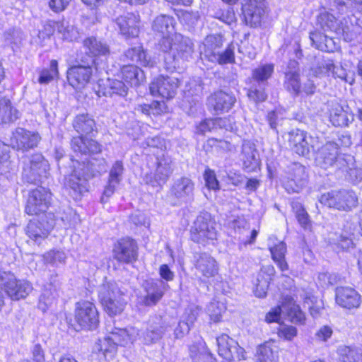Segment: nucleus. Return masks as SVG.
Segmentation results:
<instances>
[{"label":"nucleus","mask_w":362,"mask_h":362,"mask_svg":"<svg viewBox=\"0 0 362 362\" xmlns=\"http://www.w3.org/2000/svg\"><path fill=\"white\" fill-rule=\"evenodd\" d=\"M316 164L321 168L340 171L353 163V156L339 153V147L334 142H327L317 150Z\"/></svg>","instance_id":"1"},{"label":"nucleus","mask_w":362,"mask_h":362,"mask_svg":"<svg viewBox=\"0 0 362 362\" xmlns=\"http://www.w3.org/2000/svg\"><path fill=\"white\" fill-rule=\"evenodd\" d=\"M123 296L124 293L114 281L105 282L98 288L99 300L109 315H117L124 310L126 302Z\"/></svg>","instance_id":"2"},{"label":"nucleus","mask_w":362,"mask_h":362,"mask_svg":"<svg viewBox=\"0 0 362 362\" xmlns=\"http://www.w3.org/2000/svg\"><path fill=\"white\" fill-rule=\"evenodd\" d=\"M23 178L29 183H36L47 178L49 171L48 161L40 153L22 158Z\"/></svg>","instance_id":"3"},{"label":"nucleus","mask_w":362,"mask_h":362,"mask_svg":"<svg viewBox=\"0 0 362 362\" xmlns=\"http://www.w3.org/2000/svg\"><path fill=\"white\" fill-rule=\"evenodd\" d=\"M319 202L329 208L349 211L357 206L358 197L351 189H334L322 194Z\"/></svg>","instance_id":"4"},{"label":"nucleus","mask_w":362,"mask_h":362,"mask_svg":"<svg viewBox=\"0 0 362 362\" xmlns=\"http://www.w3.org/2000/svg\"><path fill=\"white\" fill-rule=\"evenodd\" d=\"M72 173L65 178L64 186L69 194L78 199L88 191V180L92 177L88 166L84 163H76Z\"/></svg>","instance_id":"5"},{"label":"nucleus","mask_w":362,"mask_h":362,"mask_svg":"<svg viewBox=\"0 0 362 362\" xmlns=\"http://www.w3.org/2000/svg\"><path fill=\"white\" fill-rule=\"evenodd\" d=\"M56 223L52 213L42 214L37 218L30 220L26 227V234L35 242L40 243L45 239Z\"/></svg>","instance_id":"6"},{"label":"nucleus","mask_w":362,"mask_h":362,"mask_svg":"<svg viewBox=\"0 0 362 362\" xmlns=\"http://www.w3.org/2000/svg\"><path fill=\"white\" fill-rule=\"evenodd\" d=\"M0 285L7 295L15 300L26 298L32 291L33 286L25 280H18L13 274L4 272L0 275Z\"/></svg>","instance_id":"7"},{"label":"nucleus","mask_w":362,"mask_h":362,"mask_svg":"<svg viewBox=\"0 0 362 362\" xmlns=\"http://www.w3.org/2000/svg\"><path fill=\"white\" fill-rule=\"evenodd\" d=\"M274 72V65L267 64L259 66L252 71V78L258 83L252 85L247 92L248 97L255 102H262L267 98V94L264 92V86L267 81L272 76Z\"/></svg>","instance_id":"8"},{"label":"nucleus","mask_w":362,"mask_h":362,"mask_svg":"<svg viewBox=\"0 0 362 362\" xmlns=\"http://www.w3.org/2000/svg\"><path fill=\"white\" fill-rule=\"evenodd\" d=\"M217 237L215 223L208 214L198 216L191 229V238L194 242L205 243L208 240H214Z\"/></svg>","instance_id":"9"},{"label":"nucleus","mask_w":362,"mask_h":362,"mask_svg":"<svg viewBox=\"0 0 362 362\" xmlns=\"http://www.w3.org/2000/svg\"><path fill=\"white\" fill-rule=\"evenodd\" d=\"M75 320L82 329L96 328L99 323V316L95 305L86 300L78 302L75 308Z\"/></svg>","instance_id":"10"},{"label":"nucleus","mask_w":362,"mask_h":362,"mask_svg":"<svg viewBox=\"0 0 362 362\" xmlns=\"http://www.w3.org/2000/svg\"><path fill=\"white\" fill-rule=\"evenodd\" d=\"M40 140L41 136L37 132L18 127L12 132L10 142L13 149L26 152L36 148Z\"/></svg>","instance_id":"11"},{"label":"nucleus","mask_w":362,"mask_h":362,"mask_svg":"<svg viewBox=\"0 0 362 362\" xmlns=\"http://www.w3.org/2000/svg\"><path fill=\"white\" fill-rule=\"evenodd\" d=\"M51 193L44 187L32 190L27 201L25 211L29 215L45 214L50 203Z\"/></svg>","instance_id":"12"},{"label":"nucleus","mask_w":362,"mask_h":362,"mask_svg":"<svg viewBox=\"0 0 362 362\" xmlns=\"http://www.w3.org/2000/svg\"><path fill=\"white\" fill-rule=\"evenodd\" d=\"M288 142L292 149L298 155L306 156L311 149L315 150L317 138L308 135L307 132L295 129L289 133Z\"/></svg>","instance_id":"13"},{"label":"nucleus","mask_w":362,"mask_h":362,"mask_svg":"<svg viewBox=\"0 0 362 362\" xmlns=\"http://www.w3.org/2000/svg\"><path fill=\"white\" fill-rule=\"evenodd\" d=\"M179 83L177 78L160 76L151 83L150 92L153 96L170 99L175 95Z\"/></svg>","instance_id":"14"},{"label":"nucleus","mask_w":362,"mask_h":362,"mask_svg":"<svg viewBox=\"0 0 362 362\" xmlns=\"http://www.w3.org/2000/svg\"><path fill=\"white\" fill-rule=\"evenodd\" d=\"M113 257L118 262L129 264L135 262L138 257V246L132 238H122L115 243Z\"/></svg>","instance_id":"15"},{"label":"nucleus","mask_w":362,"mask_h":362,"mask_svg":"<svg viewBox=\"0 0 362 362\" xmlns=\"http://www.w3.org/2000/svg\"><path fill=\"white\" fill-rule=\"evenodd\" d=\"M93 74L91 64L75 65L67 70V80L76 90H81L90 82Z\"/></svg>","instance_id":"16"},{"label":"nucleus","mask_w":362,"mask_h":362,"mask_svg":"<svg viewBox=\"0 0 362 362\" xmlns=\"http://www.w3.org/2000/svg\"><path fill=\"white\" fill-rule=\"evenodd\" d=\"M218 352L225 362H232L235 358H244V349L227 334H221L216 338Z\"/></svg>","instance_id":"17"},{"label":"nucleus","mask_w":362,"mask_h":362,"mask_svg":"<svg viewBox=\"0 0 362 362\" xmlns=\"http://www.w3.org/2000/svg\"><path fill=\"white\" fill-rule=\"evenodd\" d=\"M236 102L235 97L228 93L218 90L207 98L206 105L214 115H220L228 112Z\"/></svg>","instance_id":"18"},{"label":"nucleus","mask_w":362,"mask_h":362,"mask_svg":"<svg viewBox=\"0 0 362 362\" xmlns=\"http://www.w3.org/2000/svg\"><path fill=\"white\" fill-rule=\"evenodd\" d=\"M242 11L247 25L250 27L259 25L265 13L264 0H244Z\"/></svg>","instance_id":"19"},{"label":"nucleus","mask_w":362,"mask_h":362,"mask_svg":"<svg viewBox=\"0 0 362 362\" xmlns=\"http://www.w3.org/2000/svg\"><path fill=\"white\" fill-rule=\"evenodd\" d=\"M145 291L144 303L146 306L156 305L163 298L169 286L161 279H150L143 284Z\"/></svg>","instance_id":"20"},{"label":"nucleus","mask_w":362,"mask_h":362,"mask_svg":"<svg viewBox=\"0 0 362 362\" xmlns=\"http://www.w3.org/2000/svg\"><path fill=\"white\" fill-rule=\"evenodd\" d=\"M194 52L192 40L181 34L174 35V48L173 51L172 66L175 68L180 59L188 61Z\"/></svg>","instance_id":"21"},{"label":"nucleus","mask_w":362,"mask_h":362,"mask_svg":"<svg viewBox=\"0 0 362 362\" xmlns=\"http://www.w3.org/2000/svg\"><path fill=\"white\" fill-rule=\"evenodd\" d=\"M194 183L189 177L175 180L170 188V194L180 203H187L193 199Z\"/></svg>","instance_id":"22"},{"label":"nucleus","mask_w":362,"mask_h":362,"mask_svg":"<svg viewBox=\"0 0 362 362\" xmlns=\"http://www.w3.org/2000/svg\"><path fill=\"white\" fill-rule=\"evenodd\" d=\"M172 173L171 160L165 157L158 158L153 175H146L145 181L153 187L161 186L167 182Z\"/></svg>","instance_id":"23"},{"label":"nucleus","mask_w":362,"mask_h":362,"mask_svg":"<svg viewBox=\"0 0 362 362\" xmlns=\"http://www.w3.org/2000/svg\"><path fill=\"white\" fill-rule=\"evenodd\" d=\"M240 160L246 172L253 173L260 170L261 161L258 151L255 144L250 141H244L243 143Z\"/></svg>","instance_id":"24"},{"label":"nucleus","mask_w":362,"mask_h":362,"mask_svg":"<svg viewBox=\"0 0 362 362\" xmlns=\"http://www.w3.org/2000/svg\"><path fill=\"white\" fill-rule=\"evenodd\" d=\"M282 310L287 312L288 317L293 323L300 325L305 323V314L301 311L300 307L294 303L283 305L282 308L279 306L275 308L266 315V321L269 323L278 322L280 320Z\"/></svg>","instance_id":"25"},{"label":"nucleus","mask_w":362,"mask_h":362,"mask_svg":"<svg viewBox=\"0 0 362 362\" xmlns=\"http://www.w3.org/2000/svg\"><path fill=\"white\" fill-rule=\"evenodd\" d=\"M196 269L205 279L214 277L218 274V267L214 257L207 253H199L194 255Z\"/></svg>","instance_id":"26"},{"label":"nucleus","mask_w":362,"mask_h":362,"mask_svg":"<svg viewBox=\"0 0 362 362\" xmlns=\"http://www.w3.org/2000/svg\"><path fill=\"white\" fill-rule=\"evenodd\" d=\"M139 16L133 13H127L116 19V25L120 33L127 37H137L139 33Z\"/></svg>","instance_id":"27"},{"label":"nucleus","mask_w":362,"mask_h":362,"mask_svg":"<svg viewBox=\"0 0 362 362\" xmlns=\"http://www.w3.org/2000/svg\"><path fill=\"white\" fill-rule=\"evenodd\" d=\"M336 303L341 307L351 309L358 308L361 304L360 295L349 287H339L336 289Z\"/></svg>","instance_id":"28"},{"label":"nucleus","mask_w":362,"mask_h":362,"mask_svg":"<svg viewBox=\"0 0 362 362\" xmlns=\"http://www.w3.org/2000/svg\"><path fill=\"white\" fill-rule=\"evenodd\" d=\"M275 274L274 267L272 265L263 266L257 276L254 283L255 295L258 298L266 296L269 283Z\"/></svg>","instance_id":"29"},{"label":"nucleus","mask_w":362,"mask_h":362,"mask_svg":"<svg viewBox=\"0 0 362 362\" xmlns=\"http://www.w3.org/2000/svg\"><path fill=\"white\" fill-rule=\"evenodd\" d=\"M223 45L222 37L220 35H209L203 42L201 48V56L211 62L216 60V55L219 53L220 49Z\"/></svg>","instance_id":"30"},{"label":"nucleus","mask_w":362,"mask_h":362,"mask_svg":"<svg viewBox=\"0 0 362 362\" xmlns=\"http://www.w3.org/2000/svg\"><path fill=\"white\" fill-rule=\"evenodd\" d=\"M71 146L74 151L81 154L98 153L101 151V146L97 141L84 137L83 135L74 137Z\"/></svg>","instance_id":"31"},{"label":"nucleus","mask_w":362,"mask_h":362,"mask_svg":"<svg viewBox=\"0 0 362 362\" xmlns=\"http://www.w3.org/2000/svg\"><path fill=\"white\" fill-rule=\"evenodd\" d=\"M71 146L74 151L81 154L98 153L101 151V146L97 141L84 137L83 135L74 137Z\"/></svg>","instance_id":"32"},{"label":"nucleus","mask_w":362,"mask_h":362,"mask_svg":"<svg viewBox=\"0 0 362 362\" xmlns=\"http://www.w3.org/2000/svg\"><path fill=\"white\" fill-rule=\"evenodd\" d=\"M83 48L90 57V64L93 63V57L107 56L110 54L109 46L95 37L86 38L83 42Z\"/></svg>","instance_id":"33"},{"label":"nucleus","mask_w":362,"mask_h":362,"mask_svg":"<svg viewBox=\"0 0 362 362\" xmlns=\"http://www.w3.org/2000/svg\"><path fill=\"white\" fill-rule=\"evenodd\" d=\"M168 324L161 317H156L152 319L144 336L145 343L151 344L159 340L168 331Z\"/></svg>","instance_id":"34"},{"label":"nucleus","mask_w":362,"mask_h":362,"mask_svg":"<svg viewBox=\"0 0 362 362\" xmlns=\"http://www.w3.org/2000/svg\"><path fill=\"white\" fill-rule=\"evenodd\" d=\"M107 331L112 337V339L115 341L117 346H125L129 344H132L139 334L138 331L132 327L129 329H120L117 327L107 328Z\"/></svg>","instance_id":"35"},{"label":"nucleus","mask_w":362,"mask_h":362,"mask_svg":"<svg viewBox=\"0 0 362 362\" xmlns=\"http://www.w3.org/2000/svg\"><path fill=\"white\" fill-rule=\"evenodd\" d=\"M349 107L345 110L341 105L336 104L330 110L329 119L335 127L348 126L354 121V115L348 111Z\"/></svg>","instance_id":"36"},{"label":"nucleus","mask_w":362,"mask_h":362,"mask_svg":"<svg viewBox=\"0 0 362 362\" xmlns=\"http://www.w3.org/2000/svg\"><path fill=\"white\" fill-rule=\"evenodd\" d=\"M124 58L144 67H153L156 64L144 52L142 47L129 49L124 53Z\"/></svg>","instance_id":"37"},{"label":"nucleus","mask_w":362,"mask_h":362,"mask_svg":"<svg viewBox=\"0 0 362 362\" xmlns=\"http://www.w3.org/2000/svg\"><path fill=\"white\" fill-rule=\"evenodd\" d=\"M73 127L80 135H89L96 131L95 120L88 114L77 115L73 121Z\"/></svg>","instance_id":"38"},{"label":"nucleus","mask_w":362,"mask_h":362,"mask_svg":"<svg viewBox=\"0 0 362 362\" xmlns=\"http://www.w3.org/2000/svg\"><path fill=\"white\" fill-rule=\"evenodd\" d=\"M175 20L168 15H160L157 16L152 24L154 31L161 33L163 35H169L176 33L175 32Z\"/></svg>","instance_id":"39"},{"label":"nucleus","mask_w":362,"mask_h":362,"mask_svg":"<svg viewBox=\"0 0 362 362\" xmlns=\"http://www.w3.org/2000/svg\"><path fill=\"white\" fill-rule=\"evenodd\" d=\"M337 352L341 362H362V350L358 347L340 345Z\"/></svg>","instance_id":"40"},{"label":"nucleus","mask_w":362,"mask_h":362,"mask_svg":"<svg viewBox=\"0 0 362 362\" xmlns=\"http://www.w3.org/2000/svg\"><path fill=\"white\" fill-rule=\"evenodd\" d=\"M18 111L7 98L0 100V123L13 122L18 118Z\"/></svg>","instance_id":"41"},{"label":"nucleus","mask_w":362,"mask_h":362,"mask_svg":"<svg viewBox=\"0 0 362 362\" xmlns=\"http://www.w3.org/2000/svg\"><path fill=\"white\" fill-rule=\"evenodd\" d=\"M122 78L133 86H138L143 78V71L136 65H124L122 68Z\"/></svg>","instance_id":"42"},{"label":"nucleus","mask_w":362,"mask_h":362,"mask_svg":"<svg viewBox=\"0 0 362 362\" xmlns=\"http://www.w3.org/2000/svg\"><path fill=\"white\" fill-rule=\"evenodd\" d=\"M257 362H278L276 347L273 343L267 341L258 347Z\"/></svg>","instance_id":"43"},{"label":"nucleus","mask_w":362,"mask_h":362,"mask_svg":"<svg viewBox=\"0 0 362 362\" xmlns=\"http://www.w3.org/2000/svg\"><path fill=\"white\" fill-rule=\"evenodd\" d=\"M269 250L272 254V259L277 264L278 267L282 271H286L288 269V264L285 259L286 252V246L284 242L279 241L274 246H269Z\"/></svg>","instance_id":"44"},{"label":"nucleus","mask_w":362,"mask_h":362,"mask_svg":"<svg viewBox=\"0 0 362 362\" xmlns=\"http://www.w3.org/2000/svg\"><path fill=\"white\" fill-rule=\"evenodd\" d=\"M284 88L294 95H298L301 93L300 74L298 71H285Z\"/></svg>","instance_id":"45"},{"label":"nucleus","mask_w":362,"mask_h":362,"mask_svg":"<svg viewBox=\"0 0 362 362\" xmlns=\"http://www.w3.org/2000/svg\"><path fill=\"white\" fill-rule=\"evenodd\" d=\"M317 22L324 32L337 33L340 31V24L332 14L329 13H320L317 18Z\"/></svg>","instance_id":"46"},{"label":"nucleus","mask_w":362,"mask_h":362,"mask_svg":"<svg viewBox=\"0 0 362 362\" xmlns=\"http://www.w3.org/2000/svg\"><path fill=\"white\" fill-rule=\"evenodd\" d=\"M104 86L103 95L105 96H112L114 94L124 96L128 89L124 82L117 79L108 78Z\"/></svg>","instance_id":"47"},{"label":"nucleus","mask_w":362,"mask_h":362,"mask_svg":"<svg viewBox=\"0 0 362 362\" xmlns=\"http://www.w3.org/2000/svg\"><path fill=\"white\" fill-rule=\"evenodd\" d=\"M58 296L57 292L52 286L45 288L39 298L38 308L42 311L46 312L54 303H55Z\"/></svg>","instance_id":"48"},{"label":"nucleus","mask_w":362,"mask_h":362,"mask_svg":"<svg viewBox=\"0 0 362 362\" xmlns=\"http://www.w3.org/2000/svg\"><path fill=\"white\" fill-rule=\"evenodd\" d=\"M57 31L62 34L64 40L68 41L76 40L79 37L78 30L73 25H68L64 22L54 23Z\"/></svg>","instance_id":"49"},{"label":"nucleus","mask_w":362,"mask_h":362,"mask_svg":"<svg viewBox=\"0 0 362 362\" xmlns=\"http://www.w3.org/2000/svg\"><path fill=\"white\" fill-rule=\"evenodd\" d=\"M96 349L102 352L104 356L107 358L108 356L110 357L113 356L117 351V346L109 334V335L105 337L103 339H99Z\"/></svg>","instance_id":"50"},{"label":"nucleus","mask_w":362,"mask_h":362,"mask_svg":"<svg viewBox=\"0 0 362 362\" xmlns=\"http://www.w3.org/2000/svg\"><path fill=\"white\" fill-rule=\"evenodd\" d=\"M291 206L300 225L305 229L309 228L310 227V220L302 204L298 202H293Z\"/></svg>","instance_id":"51"},{"label":"nucleus","mask_w":362,"mask_h":362,"mask_svg":"<svg viewBox=\"0 0 362 362\" xmlns=\"http://www.w3.org/2000/svg\"><path fill=\"white\" fill-rule=\"evenodd\" d=\"M226 310V306L223 303L219 301H211L207 306V313L209 315L210 320L214 322H218L221 321L222 314Z\"/></svg>","instance_id":"52"},{"label":"nucleus","mask_w":362,"mask_h":362,"mask_svg":"<svg viewBox=\"0 0 362 362\" xmlns=\"http://www.w3.org/2000/svg\"><path fill=\"white\" fill-rule=\"evenodd\" d=\"M24 34L19 28H10L4 33V41L8 45H19L24 39Z\"/></svg>","instance_id":"53"},{"label":"nucleus","mask_w":362,"mask_h":362,"mask_svg":"<svg viewBox=\"0 0 362 362\" xmlns=\"http://www.w3.org/2000/svg\"><path fill=\"white\" fill-rule=\"evenodd\" d=\"M164 107L165 103L163 102L153 101L151 105H138L136 110L146 115H158L163 112Z\"/></svg>","instance_id":"54"},{"label":"nucleus","mask_w":362,"mask_h":362,"mask_svg":"<svg viewBox=\"0 0 362 362\" xmlns=\"http://www.w3.org/2000/svg\"><path fill=\"white\" fill-rule=\"evenodd\" d=\"M57 62L54 59L50 62L49 69H44L40 72L38 81L40 83L46 84L50 82L58 74Z\"/></svg>","instance_id":"55"},{"label":"nucleus","mask_w":362,"mask_h":362,"mask_svg":"<svg viewBox=\"0 0 362 362\" xmlns=\"http://www.w3.org/2000/svg\"><path fill=\"white\" fill-rule=\"evenodd\" d=\"M234 45L232 44L229 45L223 52H219V53L216 55V60L211 61V62L218 63L219 64L234 62Z\"/></svg>","instance_id":"56"},{"label":"nucleus","mask_w":362,"mask_h":362,"mask_svg":"<svg viewBox=\"0 0 362 362\" xmlns=\"http://www.w3.org/2000/svg\"><path fill=\"white\" fill-rule=\"evenodd\" d=\"M334 62L330 59H323L317 62L314 72L316 76H321L323 75L330 76L332 71L334 69Z\"/></svg>","instance_id":"57"},{"label":"nucleus","mask_w":362,"mask_h":362,"mask_svg":"<svg viewBox=\"0 0 362 362\" xmlns=\"http://www.w3.org/2000/svg\"><path fill=\"white\" fill-rule=\"evenodd\" d=\"M124 173V167L122 161H116L112 166L108 180L111 182L119 183L122 180V174Z\"/></svg>","instance_id":"58"},{"label":"nucleus","mask_w":362,"mask_h":362,"mask_svg":"<svg viewBox=\"0 0 362 362\" xmlns=\"http://www.w3.org/2000/svg\"><path fill=\"white\" fill-rule=\"evenodd\" d=\"M44 259L46 263L51 264L64 263L66 259V255L63 251L51 250L44 255Z\"/></svg>","instance_id":"59"},{"label":"nucleus","mask_w":362,"mask_h":362,"mask_svg":"<svg viewBox=\"0 0 362 362\" xmlns=\"http://www.w3.org/2000/svg\"><path fill=\"white\" fill-rule=\"evenodd\" d=\"M340 171L346 173L349 176L348 179L354 183L362 181V168L355 167V160L354 157L353 163L351 165H349L347 168L341 170Z\"/></svg>","instance_id":"60"},{"label":"nucleus","mask_w":362,"mask_h":362,"mask_svg":"<svg viewBox=\"0 0 362 362\" xmlns=\"http://www.w3.org/2000/svg\"><path fill=\"white\" fill-rule=\"evenodd\" d=\"M163 35L162 39L159 42V49L165 52L168 53L173 57V51L174 48V35Z\"/></svg>","instance_id":"61"},{"label":"nucleus","mask_w":362,"mask_h":362,"mask_svg":"<svg viewBox=\"0 0 362 362\" xmlns=\"http://www.w3.org/2000/svg\"><path fill=\"white\" fill-rule=\"evenodd\" d=\"M301 182L300 179H298V181L296 182V179L292 176H287L284 180V186L288 193L299 192L304 187Z\"/></svg>","instance_id":"62"},{"label":"nucleus","mask_w":362,"mask_h":362,"mask_svg":"<svg viewBox=\"0 0 362 362\" xmlns=\"http://www.w3.org/2000/svg\"><path fill=\"white\" fill-rule=\"evenodd\" d=\"M215 126L216 129H224L227 131L233 132L235 128V122L233 118L228 117H217L214 119Z\"/></svg>","instance_id":"63"},{"label":"nucleus","mask_w":362,"mask_h":362,"mask_svg":"<svg viewBox=\"0 0 362 362\" xmlns=\"http://www.w3.org/2000/svg\"><path fill=\"white\" fill-rule=\"evenodd\" d=\"M278 335L281 339L291 341L297 335V329L291 325H281L278 329Z\"/></svg>","instance_id":"64"}]
</instances>
